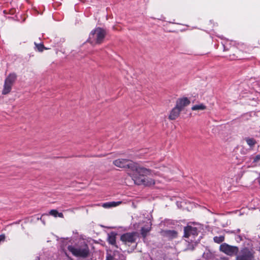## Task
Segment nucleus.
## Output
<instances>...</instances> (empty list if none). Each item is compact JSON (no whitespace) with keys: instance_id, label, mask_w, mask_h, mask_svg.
<instances>
[{"instance_id":"obj_1","label":"nucleus","mask_w":260,"mask_h":260,"mask_svg":"<svg viewBox=\"0 0 260 260\" xmlns=\"http://www.w3.org/2000/svg\"><path fill=\"white\" fill-rule=\"evenodd\" d=\"M136 167V169H133L132 170V179L136 184L150 186L155 184V181L153 179L145 177V176L150 174L151 172L150 170L141 167L137 164Z\"/></svg>"},{"instance_id":"obj_2","label":"nucleus","mask_w":260,"mask_h":260,"mask_svg":"<svg viewBox=\"0 0 260 260\" xmlns=\"http://www.w3.org/2000/svg\"><path fill=\"white\" fill-rule=\"evenodd\" d=\"M106 36V30L101 27H98L90 32L87 42L92 45L101 44L104 42Z\"/></svg>"},{"instance_id":"obj_3","label":"nucleus","mask_w":260,"mask_h":260,"mask_svg":"<svg viewBox=\"0 0 260 260\" xmlns=\"http://www.w3.org/2000/svg\"><path fill=\"white\" fill-rule=\"evenodd\" d=\"M68 249L74 255L77 257L86 258L89 255V247L85 243L78 247L69 246Z\"/></svg>"},{"instance_id":"obj_4","label":"nucleus","mask_w":260,"mask_h":260,"mask_svg":"<svg viewBox=\"0 0 260 260\" xmlns=\"http://www.w3.org/2000/svg\"><path fill=\"white\" fill-rule=\"evenodd\" d=\"M236 260H254V252L248 247H244L239 250Z\"/></svg>"},{"instance_id":"obj_5","label":"nucleus","mask_w":260,"mask_h":260,"mask_svg":"<svg viewBox=\"0 0 260 260\" xmlns=\"http://www.w3.org/2000/svg\"><path fill=\"white\" fill-rule=\"evenodd\" d=\"M139 236V233L136 232L126 233L121 235L120 240L124 244L130 246L131 244L136 243Z\"/></svg>"},{"instance_id":"obj_6","label":"nucleus","mask_w":260,"mask_h":260,"mask_svg":"<svg viewBox=\"0 0 260 260\" xmlns=\"http://www.w3.org/2000/svg\"><path fill=\"white\" fill-rule=\"evenodd\" d=\"M219 250L230 256H237L239 252V248L237 246H232L225 243L220 245Z\"/></svg>"},{"instance_id":"obj_7","label":"nucleus","mask_w":260,"mask_h":260,"mask_svg":"<svg viewBox=\"0 0 260 260\" xmlns=\"http://www.w3.org/2000/svg\"><path fill=\"white\" fill-rule=\"evenodd\" d=\"M113 164L117 167L121 168H128L130 170L136 169L137 163L129 159H118L113 161Z\"/></svg>"},{"instance_id":"obj_8","label":"nucleus","mask_w":260,"mask_h":260,"mask_svg":"<svg viewBox=\"0 0 260 260\" xmlns=\"http://www.w3.org/2000/svg\"><path fill=\"white\" fill-rule=\"evenodd\" d=\"M184 237L185 238H189L191 236L194 237L198 235V229L196 227L188 225L184 228Z\"/></svg>"},{"instance_id":"obj_9","label":"nucleus","mask_w":260,"mask_h":260,"mask_svg":"<svg viewBox=\"0 0 260 260\" xmlns=\"http://www.w3.org/2000/svg\"><path fill=\"white\" fill-rule=\"evenodd\" d=\"M190 103V101L186 97L179 98L176 101V106L182 111Z\"/></svg>"},{"instance_id":"obj_10","label":"nucleus","mask_w":260,"mask_h":260,"mask_svg":"<svg viewBox=\"0 0 260 260\" xmlns=\"http://www.w3.org/2000/svg\"><path fill=\"white\" fill-rule=\"evenodd\" d=\"M181 110L175 106V107L172 109L169 116V119L171 120H175L177 118L181 112Z\"/></svg>"},{"instance_id":"obj_11","label":"nucleus","mask_w":260,"mask_h":260,"mask_svg":"<svg viewBox=\"0 0 260 260\" xmlns=\"http://www.w3.org/2000/svg\"><path fill=\"white\" fill-rule=\"evenodd\" d=\"M116 236L117 233L114 232H111L108 234V238H107V241L108 243L114 246H115L116 248L118 247L117 245H116Z\"/></svg>"},{"instance_id":"obj_12","label":"nucleus","mask_w":260,"mask_h":260,"mask_svg":"<svg viewBox=\"0 0 260 260\" xmlns=\"http://www.w3.org/2000/svg\"><path fill=\"white\" fill-rule=\"evenodd\" d=\"M163 235L169 238H175L177 237V232L175 230H165L162 232Z\"/></svg>"},{"instance_id":"obj_13","label":"nucleus","mask_w":260,"mask_h":260,"mask_svg":"<svg viewBox=\"0 0 260 260\" xmlns=\"http://www.w3.org/2000/svg\"><path fill=\"white\" fill-rule=\"evenodd\" d=\"M17 79V75L14 73H10L5 79V81L12 85H14Z\"/></svg>"},{"instance_id":"obj_14","label":"nucleus","mask_w":260,"mask_h":260,"mask_svg":"<svg viewBox=\"0 0 260 260\" xmlns=\"http://www.w3.org/2000/svg\"><path fill=\"white\" fill-rule=\"evenodd\" d=\"M121 203V201L107 202L103 203L102 204V207L105 208H109L117 206L120 205Z\"/></svg>"},{"instance_id":"obj_15","label":"nucleus","mask_w":260,"mask_h":260,"mask_svg":"<svg viewBox=\"0 0 260 260\" xmlns=\"http://www.w3.org/2000/svg\"><path fill=\"white\" fill-rule=\"evenodd\" d=\"M12 86V85L9 84L7 82L5 81L4 88L2 90V94L4 95H6L10 93L11 91Z\"/></svg>"},{"instance_id":"obj_16","label":"nucleus","mask_w":260,"mask_h":260,"mask_svg":"<svg viewBox=\"0 0 260 260\" xmlns=\"http://www.w3.org/2000/svg\"><path fill=\"white\" fill-rule=\"evenodd\" d=\"M151 226H147V227H142L141 229V234L143 238H145L147 234L150 232L151 230Z\"/></svg>"},{"instance_id":"obj_17","label":"nucleus","mask_w":260,"mask_h":260,"mask_svg":"<svg viewBox=\"0 0 260 260\" xmlns=\"http://www.w3.org/2000/svg\"><path fill=\"white\" fill-rule=\"evenodd\" d=\"M49 214L54 217L58 216L60 218H63V214L62 213H59L56 210H51L49 212Z\"/></svg>"},{"instance_id":"obj_18","label":"nucleus","mask_w":260,"mask_h":260,"mask_svg":"<svg viewBox=\"0 0 260 260\" xmlns=\"http://www.w3.org/2000/svg\"><path fill=\"white\" fill-rule=\"evenodd\" d=\"M206 107L203 104L200 105H196L192 107L191 110L193 111L196 110H204L206 109Z\"/></svg>"},{"instance_id":"obj_19","label":"nucleus","mask_w":260,"mask_h":260,"mask_svg":"<svg viewBox=\"0 0 260 260\" xmlns=\"http://www.w3.org/2000/svg\"><path fill=\"white\" fill-rule=\"evenodd\" d=\"M245 140L250 147H253L256 144V141L253 138H246Z\"/></svg>"},{"instance_id":"obj_20","label":"nucleus","mask_w":260,"mask_h":260,"mask_svg":"<svg viewBox=\"0 0 260 260\" xmlns=\"http://www.w3.org/2000/svg\"><path fill=\"white\" fill-rule=\"evenodd\" d=\"M213 240H214V242L219 244L224 241V236H220L214 237L213 238Z\"/></svg>"},{"instance_id":"obj_21","label":"nucleus","mask_w":260,"mask_h":260,"mask_svg":"<svg viewBox=\"0 0 260 260\" xmlns=\"http://www.w3.org/2000/svg\"><path fill=\"white\" fill-rule=\"evenodd\" d=\"M35 45L39 52H42L44 49H47V48L45 47L43 44H37L35 43Z\"/></svg>"},{"instance_id":"obj_22","label":"nucleus","mask_w":260,"mask_h":260,"mask_svg":"<svg viewBox=\"0 0 260 260\" xmlns=\"http://www.w3.org/2000/svg\"><path fill=\"white\" fill-rule=\"evenodd\" d=\"M259 160H260V155L257 154L254 157V158L253 159V162H256L258 161Z\"/></svg>"},{"instance_id":"obj_23","label":"nucleus","mask_w":260,"mask_h":260,"mask_svg":"<svg viewBox=\"0 0 260 260\" xmlns=\"http://www.w3.org/2000/svg\"><path fill=\"white\" fill-rule=\"evenodd\" d=\"M106 260H114V258L112 255H109L107 256Z\"/></svg>"},{"instance_id":"obj_24","label":"nucleus","mask_w":260,"mask_h":260,"mask_svg":"<svg viewBox=\"0 0 260 260\" xmlns=\"http://www.w3.org/2000/svg\"><path fill=\"white\" fill-rule=\"evenodd\" d=\"M5 236L4 235H0V242L5 240Z\"/></svg>"},{"instance_id":"obj_25","label":"nucleus","mask_w":260,"mask_h":260,"mask_svg":"<svg viewBox=\"0 0 260 260\" xmlns=\"http://www.w3.org/2000/svg\"><path fill=\"white\" fill-rule=\"evenodd\" d=\"M35 260H40V257L39 256H37L35 258Z\"/></svg>"},{"instance_id":"obj_26","label":"nucleus","mask_w":260,"mask_h":260,"mask_svg":"<svg viewBox=\"0 0 260 260\" xmlns=\"http://www.w3.org/2000/svg\"><path fill=\"white\" fill-rule=\"evenodd\" d=\"M257 179H258V182L259 183V184L260 185V177L259 178H258Z\"/></svg>"}]
</instances>
